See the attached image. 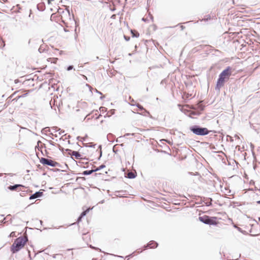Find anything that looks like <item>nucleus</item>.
Here are the masks:
<instances>
[{
    "instance_id": "nucleus-63",
    "label": "nucleus",
    "mask_w": 260,
    "mask_h": 260,
    "mask_svg": "<svg viewBox=\"0 0 260 260\" xmlns=\"http://www.w3.org/2000/svg\"><path fill=\"white\" fill-rule=\"evenodd\" d=\"M146 90H147V91H148V87L146 88Z\"/></svg>"
},
{
    "instance_id": "nucleus-11",
    "label": "nucleus",
    "mask_w": 260,
    "mask_h": 260,
    "mask_svg": "<svg viewBox=\"0 0 260 260\" xmlns=\"http://www.w3.org/2000/svg\"><path fill=\"white\" fill-rule=\"evenodd\" d=\"M37 9L39 11H43L45 9V5L44 3H40L37 6Z\"/></svg>"
},
{
    "instance_id": "nucleus-51",
    "label": "nucleus",
    "mask_w": 260,
    "mask_h": 260,
    "mask_svg": "<svg viewBox=\"0 0 260 260\" xmlns=\"http://www.w3.org/2000/svg\"><path fill=\"white\" fill-rule=\"evenodd\" d=\"M115 17V15H113L111 16V18H114Z\"/></svg>"
},
{
    "instance_id": "nucleus-64",
    "label": "nucleus",
    "mask_w": 260,
    "mask_h": 260,
    "mask_svg": "<svg viewBox=\"0 0 260 260\" xmlns=\"http://www.w3.org/2000/svg\"><path fill=\"white\" fill-rule=\"evenodd\" d=\"M258 220L260 221V217H258Z\"/></svg>"
},
{
    "instance_id": "nucleus-8",
    "label": "nucleus",
    "mask_w": 260,
    "mask_h": 260,
    "mask_svg": "<svg viewBox=\"0 0 260 260\" xmlns=\"http://www.w3.org/2000/svg\"><path fill=\"white\" fill-rule=\"evenodd\" d=\"M67 151H70L69 153L72 156H74L76 159H80L81 157V155L80 153L76 151H73L69 149H67L66 150Z\"/></svg>"
},
{
    "instance_id": "nucleus-6",
    "label": "nucleus",
    "mask_w": 260,
    "mask_h": 260,
    "mask_svg": "<svg viewBox=\"0 0 260 260\" xmlns=\"http://www.w3.org/2000/svg\"><path fill=\"white\" fill-rule=\"evenodd\" d=\"M158 245V244L155 241H150L146 245L143 246L144 250H146L148 248H156Z\"/></svg>"
},
{
    "instance_id": "nucleus-13",
    "label": "nucleus",
    "mask_w": 260,
    "mask_h": 260,
    "mask_svg": "<svg viewBox=\"0 0 260 260\" xmlns=\"http://www.w3.org/2000/svg\"><path fill=\"white\" fill-rule=\"evenodd\" d=\"M131 32L132 34V36L133 38H138L139 37V33L138 31L135 30V29H131Z\"/></svg>"
},
{
    "instance_id": "nucleus-38",
    "label": "nucleus",
    "mask_w": 260,
    "mask_h": 260,
    "mask_svg": "<svg viewBox=\"0 0 260 260\" xmlns=\"http://www.w3.org/2000/svg\"><path fill=\"white\" fill-rule=\"evenodd\" d=\"M180 28L181 30H183L185 28V27L183 25H180Z\"/></svg>"
},
{
    "instance_id": "nucleus-58",
    "label": "nucleus",
    "mask_w": 260,
    "mask_h": 260,
    "mask_svg": "<svg viewBox=\"0 0 260 260\" xmlns=\"http://www.w3.org/2000/svg\"><path fill=\"white\" fill-rule=\"evenodd\" d=\"M153 16L151 15V19L152 20H153Z\"/></svg>"
},
{
    "instance_id": "nucleus-26",
    "label": "nucleus",
    "mask_w": 260,
    "mask_h": 260,
    "mask_svg": "<svg viewBox=\"0 0 260 260\" xmlns=\"http://www.w3.org/2000/svg\"><path fill=\"white\" fill-rule=\"evenodd\" d=\"M74 68V66L72 65L69 66L67 69V71H71Z\"/></svg>"
},
{
    "instance_id": "nucleus-21",
    "label": "nucleus",
    "mask_w": 260,
    "mask_h": 260,
    "mask_svg": "<svg viewBox=\"0 0 260 260\" xmlns=\"http://www.w3.org/2000/svg\"><path fill=\"white\" fill-rule=\"evenodd\" d=\"M211 19V16L210 15L205 16L204 18L202 19V21H207Z\"/></svg>"
},
{
    "instance_id": "nucleus-60",
    "label": "nucleus",
    "mask_w": 260,
    "mask_h": 260,
    "mask_svg": "<svg viewBox=\"0 0 260 260\" xmlns=\"http://www.w3.org/2000/svg\"><path fill=\"white\" fill-rule=\"evenodd\" d=\"M40 223L42 224L43 221L42 220H40Z\"/></svg>"
},
{
    "instance_id": "nucleus-39",
    "label": "nucleus",
    "mask_w": 260,
    "mask_h": 260,
    "mask_svg": "<svg viewBox=\"0 0 260 260\" xmlns=\"http://www.w3.org/2000/svg\"><path fill=\"white\" fill-rule=\"evenodd\" d=\"M84 146H85V147H92V146L91 145H90V146H88V144H83Z\"/></svg>"
},
{
    "instance_id": "nucleus-50",
    "label": "nucleus",
    "mask_w": 260,
    "mask_h": 260,
    "mask_svg": "<svg viewBox=\"0 0 260 260\" xmlns=\"http://www.w3.org/2000/svg\"><path fill=\"white\" fill-rule=\"evenodd\" d=\"M104 98H105V96H101V97H100V99L102 100V99H103Z\"/></svg>"
},
{
    "instance_id": "nucleus-30",
    "label": "nucleus",
    "mask_w": 260,
    "mask_h": 260,
    "mask_svg": "<svg viewBox=\"0 0 260 260\" xmlns=\"http://www.w3.org/2000/svg\"><path fill=\"white\" fill-rule=\"evenodd\" d=\"M124 38L125 39V41H128L129 40H130V37H128V36H124Z\"/></svg>"
},
{
    "instance_id": "nucleus-4",
    "label": "nucleus",
    "mask_w": 260,
    "mask_h": 260,
    "mask_svg": "<svg viewBox=\"0 0 260 260\" xmlns=\"http://www.w3.org/2000/svg\"><path fill=\"white\" fill-rule=\"evenodd\" d=\"M216 219L217 217H211L206 215L199 217V220L201 222L208 225H217L218 222L216 221Z\"/></svg>"
},
{
    "instance_id": "nucleus-61",
    "label": "nucleus",
    "mask_w": 260,
    "mask_h": 260,
    "mask_svg": "<svg viewBox=\"0 0 260 260\" xmlns=\"http://www.w3.org/2000/svg\"><path fill=\"white\" fill-rule=\"evenodd\" d=\"M92 260H97V259L96 258H92Z\"/></svg>"
},
{
    "instance_id": "nucleus-56",
    "label": "nucleus",
    "mask_w": 260,
    "mask_h": 260,
    "mask_svg": "<svg viewBox=\"0 0 260 260\" xmlns=\"http://www.w3.org/2000/svg\"><path fill=\"white\" fill-rule=\"evenodd\" d=\"M67 11H68V13L69 15H70V11H69V10L67 9Z\"/></svg>"
},
{
    "instance_id": "nucleus-18",
    "label": "nucleus",
    "mask_w": 260,
    "mask_h": 260,
    "mask_svg": "<svg viewBox=\"0 0 260 260\" xmlns=\"http://www.w3.org/2000/svg\"><path fill=\"white\" fill-rule=\"evenodd\" d=\"M115 109H111L107 113V115H108L109 114V115H108V117H110V116H111L112 115H114L115 114Z\"/></svg>"
},
{
    "instance_id": "nucleus-53",
    "label": "nucleus",
    "mask_w": 260,
    "mask_h": 260,
    "mask_svg": "<svg viewBox=\"0 0 260 260\" xmlns=\"http://www.w3.org/2000/svg\"><path fill=\"white\" fill-rule=\"evenodd\" d=\"M108 115H109V114L107 115V114H106V115L104 117H108Z\"/></svg>"
},
{
    "instance_id": "nucleus-23",
    "label": "nucleus",
    "mask_w": 260,
    "mask_h": 260,
    "mask_svg": "<svg viewBox=\"0 0 260 260\" xmlns=\"http://www.w3.org/2000/svg\"><path fill=\"white\" fill-rule=\"evenodd\" d=\"M44 50H45V49L44 48L43 46H41L38 49V51L40 53L43 52L44 51Z\"/></svg>"
},
{
    "instance_id": "nucleus-41",
    "label": "nucleus",
    "mask_w": 260,
    "mask_h": 260,
    "mask_svg": "<svg viewBox=\"0 0 260 260\" xmlns=\"http://www.w3.org/2000/svg\"><path fill=\"white\" fill-rule=\"evenodd\" d=\"M57 128L58 129L57 131L60 129V128H58L57 127H54L52 128V129H54V130H55L56 131H57L56 129Z\"/></svg>"
},
{
    "instance_id": "nucleus-42",
    "label": "nucleus",
    "mask_w": 260,
    "mask_h": 260,
    "mask_svg": "<svg viewBox=\"0 0 260 260\" xmlns=\"http://www.w3.org/2000/svg\"><path fill=\"white\" fill-rule=\"evenodd\" d=\"M113 151L115 153L117 152V150H115L114 147L113 148Z\"/></svg>"
},
{
    "instance_id": "nucleus-44",
    "label": "nucleus",
    "mask_w": 260,
    "mask_h": 260,
    "mask_svg": "<svg viewBox=\"0 0 260 260\" xmlns=\"http://www.w3.org/2000/svg\"><path fill=\"white\" fill-rule=\"evenodd\" d=\"M71 136L70 135H68L67 137H66L65 139H70Z\"/></svg>"
},
{
    "instance_id": "nucleus-28",
    "label": "nucleus",
    "mask_w": 260,
    "mask_h": 260,
    "mask_svg": "<svg viewBox=\"0 0 260 260\" xmlns=\"http://www.w3.org/2000/svg\"><path fill=\"white\" fill-rule=\"evenodd\" d=\"M188 174L191 175H199L200 176V174L199 172H196L195 173H193L192 172H188Z\"/></svg>"
},
{
    "instance_id": "nucleus-29",
    "label": "nucleus",
    "mask_w": 260,
    "mask_h": 260,
    "mask_svg": "<svg viewBox=\"0 0 260 260\" xmlns=\"http://www.w3.org/2000/svg\"><path fill=\"white\" fill-rule=\"evenodd\" d=\"M82 179V180H85V178L84 177H78L76 178V181H78L79 180Z\"/></svg>"
},
{
    "instance_id": "nucleus-52",
    "label": "nucleus",
    "mask_w": 260,
    "mask_h": 260,
    "mask_svg": "<svg viewBox=\"0 0 260 260\" xmlns=\"http://www.w3.org/2000/svg\"><path fill=\"white\" fill-rule=\"evenodd\" d=\"M251 147L253 148L254 147V146L253 144H251Z\"/></svg>"
},
{
    "instance_id": "nucleus-7",
    "label": "nucleus",
    "mask_w": 260,
    "mask_h": 260,
    "mask_svg": "<svg viewBox=\"0 0 260 260\" xmlns=\"http://www.w3.org/2000/svg\"><path fill=\"white\" fill-rule=\"evenodd\" d=\"M43 195V192L41 191H36L35 193L30 195L29 198V200L35 199L40 197H42Z\"/></svg>"
},
{
    "instance_id": "nucleus-40",
    "label": "nucleus",
    "mask_w": 260,
    "mask_h": 260,
    "mask_svg": "<svg viewBox=\"0 0 260 260\" xmlns=\"http://www.w3.org/2000/svg\"><path fill=\"white\" fill-rule=\"evenodd\" d=\"M87 137V135L85 136V138H82L81 139V141H85V138Z\"/></svg>"
},
{
    "instance_id": "nucleus-35",
    "label": "nucleus",
    "mask_w": 260,
    "mask_h": 260,
    "mask_svg": "<svg viewBox=\"0 0 260 260\" xmlns=\"http://www.w3.org/2000/svg\"><path fill=\"white\" fill-rule=\"evenodd\" d=\"M134 135V134H133H133H131V133H126V134L124 135V136H130V135H132V136H133Z\"/></svg>"
},
{
    "instance_id": "nucleus-12",
    "label": "nucleus",
    "mask_w": 260,
    "mask_h": 260,
    "mask_svg": "<svg viewBox=\"0 0 260 260\" xmlns=\"http://www.w3.org/2000/svg\"><path fill=\"white\" fill-rule=\"evenodd\" d=\"M93 172H94L93 169H92V170H85V171H83L82 173H79L78 174L87 176V175H91Z\"/></svg>"
},
{
    "instance_id": "nucleus-62",
    "label": "nucleus",
    "mask_w": 260,
    "mask_h": 260,
    "mask_svg": "<svg viewBox=\"0 0 260 260\" xmlns=\"http://www.w3.org/2000/svg\"><path fill=\"white\" fill-rule=\"evenodd\" d=\"M132 103L135 102V101H134V100H132Z\"/></svg>"
},
{
    "instance_id": "nucleus-55",
    "label": "nucleus",
    "mask_w": 260,
    "mask_h": 260,
    "mask_svg": "<svg viewBox=\"0 0 260 260\" xmlns=\"http://www.w3.org/2000/svg\"><path fill=\"white\" fill-rule=\"evenodd\" d=\"M116 141V142H120V140H118V139H117Z\"/></svg>"
},
{
    "instance_id": "nucleus-34",
    "label": "nucleus",
    "mask_w": 260,
    "mask_h": 260,
    "mask_svg": "<svg viewBox=\"0 0 260 260\" xmlns=\"http://www.w3.org/2000/svg\"><path fill=\"white\" fill-rule=\"evenodd\" d=\"M28 256L29 257V260H32L31 257L30 256V251L28 250Z\"/></svg>"
},
{
    "instance_id": "nucleus-2",
    "label": "nucleus",
    "mask_w": 260,
    "mask_h": 260,
    "mask_svg": "<svg viewBox=\"0 0 260 260\" xmlns=\"http://www.w3.org/2000/svg\"><path fill=\"white\" fill-rule=\"evenodd\" d=\"M27 241L28 238L27 237H24L21 236L16 238L11 246V251L12 253H15L18 252L23 247Z\"/></svg>"
},
{
    "instance_id": "nucleus-16",
    "label": "nucleus",
    "mask_w": 260,
    "mask_h": 260,
    "mask_svg": "<svg viewBox=\"0 0 260 260\" xmlns=\"http://www.w3.org/2000/svg\"><path fill=\"white\" fill-rule=\"evenodd\" d=\"M113 137L114 136L111 134H109L108 135H107V139L110 142H114V140H113Z\"/></svg>"
},
{
    "instance_id": "nucleus-9",
    "label": "nucleus",
    "mask_w": 260,
    "mask_h": 260,
    "mask_svg": "<svg viewBox=\"0 0 260 260\" xmlns=\"http://www.w3.org/2000/svg\"><path fill=\"white\" fill-rule=\"evenodd\" d=\"M19 187H24V186L21 184H14L13 185H10L8 187V189L11 190H17Z\"/></svg>"
},
{
    "instance_id": "nucleus-15",
    "label": "nucleus",
    "mask_w": 260,
    "mask_h": 260,
    "mask_svg": "<svg viewBox=\"0 0 260 260\" xmlns=\"http://www.w3.org/2000/svg\"><path fill=\"white\" fill-rule=\"evenodd\" d=\"M94 167L95 168V169H93L94 172H96L97 171H100V170L105 168L106 167V166L104 164H102V165H101L99 167Z\"/></svg>"
},
{
    "instance_id": "nucleus-10",
    "label": "nucleus",
    "mask_w": 260,
    "mask_h": 260,
    "mask_svg": "<svg viewBox=\"0 0 260 260\" xmlns=\"http://www.w3.org/2000/svg\"><path fill=\"white\" fill-rule=\"evenodd\" d=\"M137 176V173L133 172H129L125 174V177L128 179H134Z\"/></svg>"
},
{
    "instance_id": "nucleus-31",
    "label": "nucleus",
    "mask_w": 260,
    "mask_h": 260,
    "mask_svg": "<svg viewBox=\"0 0 260 260\" xmlns=\"http://www.w3.org/2000/svg\"><path fill=\"white\" fill-rule=\"evenodd\" d=\"M47 128H48V127L44 128L42 130L41 132H42V133L43 134H44V132H47V131H50L49 129L46 130V129H47Z\"/></svg>"
},
{
    "instance_id": "nucleus-46",
    "label": "nucleus",
    "mask_w": 260,
    "mask_h": 260,
    "mask_svg": "<svg viewBox=\"0 0 260 260\" xmlns=\"http://www.w3.org/2000/svg\"><path fill=\"white\" fill-rule=\"evenodd\" d=\"M19 82V80L18 79L15 80V83L16 84Z\"/></svg>"
},
{
    "instance_id": "nucleus-20",
    "label": "nucleus",
    "mask_w": 260,
    "mask_h": 260,
    "mask_svg": "<svg viewBox=\"0 0 260 260\" xmlns=\"http://www.w3.org/2000/svg\"><path fill=\"white\" fill-rule=\"evenodd\" d=\"M212 199L210 198L208 201H207L206 203H205V204L207 206H212Z\"/></svg>"
},
{
    "instance_id": "nucleus-19",
    "label": "nucleus",
    "mask_w": 260,
    "mask_h": 260,
    "mask_svg": "<svg viewBox=\"0 0 260 260\" xmlns=\"http://www.w3.org/2000/svg\"><path fill=\"white\" fill-rule=\"evenodd\" d=\"M205 106H203L201 103H199L198 105V109L201 111L204 110Z\"/></svg>"
},
{
    "instance_id": "nucleus-57",
    "label": "nucleus",
    "mask_w": 260,
    "mask_h": 260,
    "mask_svg": "<svg viewBox=\"0 0 260 260\" xmlns=\"http://www.w3.org/2000/svg\"><path fill=\"white\" fill-rule=\"evenodd\" d=\"M12 234H14V232H12V233H11V235H12Z\"/></svg>"
},
{
    "instance_id": "nucleus-45",
    "label": "nucleus",
    "mask_w": 260,
    "mask_h": 260,
    "mask_svg": "<svg viewBox=\"0 0 260 260\" xmlns=\"http://www.w3.org/2000/svg\"><path fill=\"white\" fill-rule=\"evenodd\" d=\"M237 229L239 231L242 232V229L240 228H237Z\"/></svg>"
},
{
    "instance_id": "nucleus-54",
    "label": "nucleus",
    "mask_w": 260,
    "mask_h": 260,
    "mask_svg": "<svg viewBox=\"0 0 260 260\" xmlns=\"http://www.w3.org/2000/svg\"><path fill=\"white\" fill-rule=\"evenodd\" d=\"M240 256H241V254H239V257H238V258H237L236 259H236H238L239 257H240Z\"/></svg>"
},
{
    "instance_id": "nucleus-59",
    "label": "nucleus",
    "mask_w": 260,
    "mask_h": 260,
    "mask_svg": "<svg viewBox=\"0 0 260 260\" xmlns=\"http://www.w3.org/2000/svg\"><path fill=\"white\" fill-rule=\"evenodd\" d=\"M55 137H57V135L56 134L54 135Z\"/></svg>"
},
{
    "instance_id": "nucleus-3",
    "label": "nucleus",
    "mask_w": 260,
    "mask_h": 260,
    "mask_svg": "<svg viewBox=\"0 0 260 260\" xmlns=\"http://www.w3.org/2000/svg\"><path fill=\"white\" fill-rule=\"evenodd\" d=\"M189 130L194 135L204 136L208 135L210 131L206 127H201L199 125H193L189 127Z\"/></svg>"
},
{
    "instance_id": "nucleus-22",
    "label": "nucleus",
    "mask_w": 260,
    "mask_h": 260,
    "mask_svg": "<svg viewBox=\"0 0 260 260\" xmlns=\"http://www.w3.org/2000/svg\"><path fill=\"white\" fill-rule=\"evenodd\" d=\"M99 148L100 149V156L98 158V160H100L102 155V145H100L99 146Z\"/></svg>"
},
{
    "instance_id": "nucleus-17",
    "label": "nucleus",
    "mask_w": 260,
    "mask_h": 260,
    "mask_svg": "<svg viewBox=\"0 0 260 260\" xmlns=\"http://www.w3.org/2000/svg\"><path fill=\"white\" fill-rule=\"evenodd\" d=\"M91 209L90 208H87L85 210L83 211L81 213V216H85L91 210Z\"/></svg>"
},
{
    "instance_id": "nucleus-32",
    "label": "nucleus",
    "mask_w": 260,
    "mask_h": 260,
    "mask_svg": "<svg viewBox=\"0 0 260 260\" xmlns=\"http://www.w3.org/2000/svg\"><path fill=\"white\" fill-rule=\"evenodd\" d=\"M47 141L48 142V143L50 145H53V146H55V143L53 142H52V141H51V140H47Z\"/></svg>"
},
{
    "instance_id": "nucleus-33",
    "label": "nucleus",
    "mask_w": 260,
    "mask_h": 260,
    "mask_svg": "<svg viewBox=\"0 0 260 260\" xmlns=\"http://www.w3.org/2000/svg\"><path fill=\"white\" fill-rule=\"evenodd\" d=\"M95 91L96 93H99V94H102V92H101V91H100L96 89H95Z\"/></svg>"
},
{
    "instance_id": "nucleus-37",
    "label": "nucleus",
    "mask_w": 260,
    "mask_h": 260,
    "mask_svg": "<svg viewBox=\"0 0 260 260\" xmlns=\"http://www.w3.org/2000/svg\"><path fill=\"white\" fill-rule=\"evenodd\" d=\"M81 139H82V137H81L80 136H78V137H77V140L81 141Z\"/></svg>"
},
{
    "instance_id": "nucleus-25",
    "label": "nucleus",
    "mask_w": 260,
    "mask_h": 260,
    "mask_svg": "<svg viewBox=\"0 0 260 260\" xmlns=\"http://www.w3.org/2000/svg\"><path fill=\"white\" fill-rule=\"evenodd\" d=\"M84 216H81V214H80V215L78 217V219H77V223H78L79 222H80L81 220H82V218Z\"/></svg>"
},
{
    "instance_id": "nucleus-1",
    "label": "nucleus",
    "mask_w": 260,
    "mask_h": 260,
    "mask_svg": "<svg viewBox=\"0 0 260 260\" xmlns=\"http://www.w3.org/2000/svg\"><path fill=\"white\" fill-rule=\"evenodd\" d=\"M232 72V67L228 66L220 73L216 82V90H219L220 88L224 85L226 80H228L231 76Z\"/></svg>"
},
{
    "instance_id": "nucleus-47",
    "label": "nucleus",
    "mask_w": 260,
    "mask_h": 260,
    "mask_svg": "<svg viewBox=\"0 0 260 260\" xmlns=\"http://www.w3.org/2000/svg\"><path fill=\"white\" fill-rule=\"evenodd\" d=\"M142 20H143V21H144V22H146V18H142Z\"/></svg>"
},
{
    "instance_id": "nucleus-27",
    "label": "nucleus",
    "mask_w": 260,
    "mask_h": 260,
    "mask_svg": "<svg viewBox=\"0 0 260 260\" xmlns=\"http://www.w3.org/2000/svg\"><path fill=\"white\" fill-rule=\"evenodd\" d=\"M90 247L91 248H92V249H95V250H99L100 251H101V250L100 248H97V247H94V246H92L91 245H90Z\"/></svg>"
},
{
    "instance_id": "nucleus-43",
    "label": "nucleus",
    "mask_w": 260,
    "mask_h": 260,
    "mask_svg": "<svg viewBox=\"0 0 260 260\" xmlns=\"http://www.w3.org/2000/svg\"><path fill=\"white\" fill-rule=\"evenodd\" d=\"M64 133V131H61L59 133V135H61L62 134Z\"/></svg>"
},
{
    "instance_id": "nucleus-14",
    "label": "nucleus",
    "mask_w": 260,
    "mask_h": 260,
    "mask_svg": "<svg viewBox=\"0 0 260 260\" xmlns=\"http://www.w3.org/2000/svg\"><path fill=\"white\" fill-rule=\"evenodd\" d=\"M131 105H132V106H136L137 107H138V108H139V109L140 110H141V111H142V110H144V111H145V112L146 113H148V114H149V112H148V111H147V110H146L144 108V107H143L142 105H141L140 104H131Z\"/></svg>"
},
{
    "instance_id": "nucleus-48",
    "label": "nucleus",
    "mask_w": 260,
    "mask_h": 260,
    "mask_svg": "<svg viewBox=\"0 0 260 260\" xmlns=\"http://www.w3.org/2000/svg\"><path fill=\"white\" fill-rule=\"evenodd\" d=\"M256 203L257 204H260V200H258V201H256Z\"/></svg>"
},
{
    "instance_id": "nucleus-36",
    "label": "nucleus",
    "mask_w": 260,
    "mask_h": 260,
    "mask_svg": "<svg viewBox=\"0 0 260 260\" xmlns=\"http://www.w3.org/2000/svg\"><path fill=\"white\" fill-rule=\"evenodd\" d=\"M135 252H138V253H141L142 252V250H140V249H139L136 250Z\"/></svg>"
},
{
    "instance_id": "nucleus-24",
    "label": "nucleus",
    "mask_w": 260,
    "mask_h": 260,
    "mask_svg": "<svg viewBox=\"0 0 260 260\" xmlns=\"http://www.w3.org/2000/svg\"><path fill=\"white\" fill-rule=\"evenodd\" d=\"M100 110L101 112H102L103 113L104 112H106L107 111V108H105V107H101L100 108Z\"/></svg>"
},
{
    "instance_id": "nucleus-5",
    "label": "nucleus",
    "mask_w": 260,
    "mask_h": 260,
    "mask_svg": "<svg viewBox=\"0 0 260 260\" xmlns=\"http://www.w3.org/2000/svg\"><path fill=\"white\" fill-rule=\"evenodd\" d=\"M40 162L43 165H47L52 167H60L59 163L45 157H41L40 159Z\"/></svg>"
},
{
    "instance_id": "nucleus-49",
    "label": "nucleus",
    "mask_w": 260,
    "mask_h": 260,
    "mask_svg": "<svg viewBox=\"0 0 260 260\" xmlns=\"http://www.w3.org/2000/svg\"><path fill=\"white\" fill-rule=\"evenodd\" d=\"M104 202V200H102L100 202H99V203L103 204Z\"/></svg>"
}]
</instances>
